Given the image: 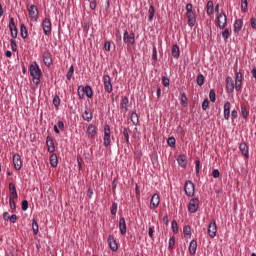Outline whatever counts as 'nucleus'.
I'll return each instance as SVG.
<instances>
[{
    "label": "nucleus",
    "mask_w": 256,
    "mask_h": 256,
    "mask_svg": "<svg viewBox=\"0 0 256 256\" xmlns=\"http://www.w3.org/2000/svg\"><path fill=\"white\" fill-rule=\"evenodd\" d=\"M103 85L106 93H113V84L111 83V76L109 74L103 76Z\"/></svg>",
    "instance_id": "obj_5"
},
{
    "label": "nucleus",
    "mask_w": 256,
    "mask_h": 256,
    "mask_svg": "<svg viewBox=\"0 0 256 256\" xmlns=\"http://www.w3.org/2000/svg\"><path fill=\"white\" fill-rule=\"evenodd\" d=\"M42 29L44 31V35H51V31H52V24H51V19L50 18H45L42 21Z\"/></svg>",
    "instance_id": "obj_7"
},
{
    "label": "nucleus",
    "mask_w": 256,
    "mask_h": 256,
    "mask_svg": "<svg viewBox=\"0 0 256 256\" xmlns=\"http://www.w3.org/2000/svg\"><path fill=\"white\" fill-rule=\"evenodd\" d=\"M122 133L127 145H130L131 142L129 141V131L127 130V128H124Z\"/></svg>",
    "instance_id": "obj_46"
},
{
    "label": "nucleus",
    "mask_w": 256,
    "mask_h": 256,
    "mask_svg": "<svg viewBox=\"0 0 256 256\" xmlns=\"http://www.w3.org/2000/svg\"><path fill=\"white\" fill-rule=\"evenodd\" d=\"M222 37H223L224 41H227V39H229V37H231V32H229V29L226 28L222 32Z\"/></svg>",
    "instance_id": "obj_49"
},
{
    "label": "nucleus",
    "mask_w": 256,
    "mask_h": 256,
    "mask_svg": "<svg viewBox=\"0 0 256 256\" xmlns=\"http://www.w3.org/2000/svg\"><path fill=\"white\" fill-rule=\"evenodd\" d=\"M42 58H43L44 65H46V67H51V65H53V58L49 50H46L43 53Z\"/></svg>",
    "instance_id": "obj_13"
},
{
    "label": "nucleus",
    "mask_w": 256,
    "mask_h": 256,
    "mask_svg": "<svg viewBox=\"0 0 256 256\" xmlns=\"http://www.w3.org/2000/svg\"><path fill=\"white\" fill-rule=\"evenodd\" d=\"M235 72V89L241 91L243 89V73L237 72V70Z\"/></svg>",
    "instance_id": "obj_6"
},
{
    "label": "nucleus",
    "mask_w": 256,
    "mask_h": 256,
    "mask_svg": "<svg viewBox=\"0 0 256 256\" xmlns=\"http://www.w3.org/2000/svg\"><path fill=\"white\" fill-rule=\"evenodd\" d=\"M241 115L243 119H247L249 117V110H247V106L244 104L241 105Z\"/></svg>",
    "instance_id": "obj_40"
},
{
    "label": "nucleus",
    "mask_w": 256,
    "mask_h": 256,
    "mask_svg": "<svg viewBox=\"0 0 256 256\" xmlns=\"http://www.w3.org/2000/svg\"><path fill=\"white\" fill-rule=\"evenodd\" d=\"M152 59L154 61H157V47L153 46V50H152Z\"/></svg>",
    "instance_id": "obj_58"
},
{
    "label": "nucleus",
    "mask_w": 256,
    "mask_h": 256,
    "mask_svg": "<svg viewBox=\"0 0 256 256\" xmlns=\"http://www.w3.org/2000/svg\"><path fill=\"white\" fill-rule=\"evenodd\" d=\"M32 229H33L34 235H37V233H39V224L35 219L32 220Z\"/></svg>",
    "instance_id": "obj_41"
},
{
    "label": "nucleus",
    "mask_w": 256,
    "mask_h": 256,
    "mask_svg": "<svg viewBox=\"0 0 256 256\" xmlns=\"http://www.w3.org/2000/svg\"><path fill=\"white\" fill-rule=\"evenodd\" d=\"M172 57H174V59H179L180 55H181V51L179 50V45L174 44L172 46Z\"/></svg>",
    "instance_id": "obj_29"
},
{
    "label": "nucleus",
    "mask_w": 256,
    "mask_h": 256,
    "mask_svg": "<svg viewBox=\"0 0 256 256\" xmlns=\"http://www.w3.org/2000/svg\"><path fill=\"white\" fill-rule=\"evenodd\" d=\"M250 25H251L252 29H256V18L255 17H252L250 19Z\"/></svg>",
    "instance_id": "obj_63"
},
{
    "label": "nucleus",
    "mask_w": 256,
    "mask_h": 256,
    "mask_svg": "<svg viewBox=\"0 0 256 256\" xmlns=\"http://www.w3.org/2000/svg\"><path fill=\"white\" fill-rule=\"evenodd\" d=\"M202 109L203 111H207V109H209V99H204L202 102Z\"/></svg>",
    "instance_id": "obj_57"
},
{
    "label": "nucleus",
    "mask_w": 256,
    "mask_h": 256,
    "mask_svg": "<svg viewBox=\"0 0 256 256\" xmlns=\"http://www.w3.org/2000/svg\"><path fill=\"white\" fill-rule=\"evenodd\" d=\"M237 117H239L237 110H232V112H231L232 121H235V119H237Z\"/></svg>",
    "instance_id": "obj_61"
},
{
    "label": "nucleus",
    "mask_w": 256,
    "mask_h": 256,
    "mask_svg": "<svg viewBox=\"0 0 256 256\" xmlns=\"http://www.w3.org/2000/svg\"><path fill=\"white\" fill-rule=\"evenodd\" d=\"M82 119L87 121V123H90V121H93V112H91L89 108H86L82 113Z\"/></svg>",
    "instance_id": "obj_20"
},
{
    "label": "nucleus",
    "mask_w": 256,
    "mask_h": 256,
    "mask_svg": "<svg viewBox=\"0 0 256 256\" xmlns=\"http://www.w3.org/2000/svg\"><path fill=\"white\" fill-rule=\"evenodd\" d=\"M241 29H243V19H236L234 22L235 35H239V33H241Z\"/></svg>",
    "instance_id": "obj_21"
},
{
    "label": "nucleus",
    "mask_w": 256,
    "mask_h": 256,
    "mask_svg": "<svg viewBox=\"0 0 256 256\" xmlns=\"http://www.w3.org/2000/svg\"><path fill=\"white\" fill-rule=\"evenodd\" d=\"M120 107L122 109V111H125V113H127V111H129V98L127 96H123L120 102Z\"/></svg>",
    "instance_id": "obj_25"
},
{
    "label": "nucleus",
    "mask_w": 256,
    "mask_h": 256,
    "mask_svg": "<svg viewBox=\"0 0 256 256\" xmlns=\"http://www.w3.org/2000/svg\"><path fill=\"white\" fill-rule=\"evenodd\" d=\"M84 95L88 97V99H91L93 97V88L91 86L87 85L84 87Z\"/></svg>",
    "instance_id": "obj_34"
},
{
    "label": "nucleus",
    "mask_w": 256,
    "mask_h": 256,
    "mask_svg": "<svg viewBox=\"0 0 256 256\" xmlns=\"http://www.w3.org/2000/svg\"><path fill=\"white\" fill-rule=\"evenodd\" d=\"M46 145L49 153H55V142H53V138H51V136H47Z\"/></svg>",
    "instance_id": "obj_22"
},
{
    "label": "nucleus",
    "mask_w": 256,
    "mask_h": 256,
    "mask_svg": "<svg viewBox=\"0 0 256 256\" xmlns=\"http://www.w3.org/2000/svg\"><path fill=\"white\" fill-rule=\"evenodd\" d=\"M130 119L133 125H139V115L137 114V112H132Z\"/></svg>",
    "instance_id": "obj_37"
},
{
    "label": "nucleus",
    "mask_w": 256,
    "mask_h": 256,
    "mask_svg": "<svg viewBox=\"0 0 256 256\" xmlns=\"http://www.w3.org/2000/svg\"><path fill=\"white\" fill-rule=\"evenodd\" d=\"M171 83V80L167 78V76L162 77V84L164 87H169V84Z\"/></svg>",
    "instance_id": "obj_56"
},
{
    "label": "nucleus",
    "mask_w": 256,
    "mask_h": 256,
    "mask_svg": "<svg viewBox=\"0 0 256 256\" xmlns=\"http://www.w3.org/2000/svg\"><path fill=\"white\" fill-rule=\"evenodd\" d=\"M229 117H231V102L227 101L224 104V119L229 121Z\"/></svg>",
    "instance_id": "obj_24"
},
{
    "label": "nucleus",
    "mask_w": 256,
    "mask_h": 256,
    "mask_svg": "<svg viewBox=\"0 0 256 256\" xmlns=\"http://www.w3.org/2000/svg\"><path fill=\"white\" fill-rule=\"evenodd\" d=\"M208 235L211 237V239H215L217 236V223L215 220H213L209 225H208Z\"/></svg>",
    "instance_id": "obj_12"
},
{
    "label": "nucleus",
    "mask_w": 256,
    "mask_h": 256,
    "mask_svg": "<svg viewBox=\"0 0 256 256\" xmlns=\"http://www.w3.org/2000/svg\"><path fill=\"white\" fill-rule=\"evenodd\" d=\"M119 230L121 235H127V223L125 222V218L119 219Z\"/></svg>",
    "instance_id": "obj_26"
},
{
    "label": "nucleus",
    "mask_w": 256,
    "mask_h": 256,
    "mask_svg": "<svg viewBox=\"0 0 256 256\" xmlns=\"http://www.w3.org/2000/svg\"><path fill=\"white\" fill-rule=\"evenodd\" d=\"M183 233L185 237H191V226H184Z\"/></svg>",
    "instance_id": "obj_47"
},
{
    "label": "nucleus",
    "mask_w": 256,
    "mask_h": 256,
    "mask_svg": "<svg viewBox=\"0 0 256 256\" xmlns=\"http://www.w3.org/2000/svg\"><path fill=\"white\" fill-rule=\"evenodd\" d=\"M175 143H176L175 137L168 138L167 144L169 145V147H175Z\"/></svg>",
    "instance_id": "obj_54"
},
{
    "label": "nucleus",
    "mask_w": 256,
    "mask_h": 256,
    "mask_svg": "<svg viewBox=\"0 0 256 256\" xmlns=\"http://www.w3.org/2000/svg\"><path fill=\"white\" fill-rule=\"evenodd\" d=\"M209 99L212 103H215L216 101V94H215V90L214 89H211L210 92H209Z\"/></svg>",
    "instance_id": "obj_48"
},
{
    "label": "nucleus",
    "mask_w": 256,
    "mask_h": 256,
    "mask_svg": "<svg viewBox=\"0 0 256 256\" xmlns=\"http://www.w3.org/2000/svg\"><path fill=\"white\" fill-rule=\"evenodd\" d=\"M9 221L10 223H17V215H11Z\"/></svg>",
    "instance_id": "obj_64"
},
{
    "label": "nucleus",
    "mask_w": 256,
    "mask_h": 256,
    "mask_svg": "<svg viewBox=\"0 0 256 256\" xmlns=\"http://www.w3.org/2000/svg\"><path fill=\"white\" fill-rule=\"evenodd\" d=\"M9 192H10V197H13V199L19 198V195L17 194V188L15 187V184H13V182L9 183Z\"/></svg>",
    "instance_id": "obj_27"
},
{
    "label": "nucleus",
    "mask_w": 256,
    "mask_h": 256,
    "mask_svg": "<svg viewBox=\"0 0 256 256\" xmlns=\"http://www.w3.org/2000/svg\"><path fill=\"white\" fill-rule=\"evenodd\" d=\"M108 244H109V247L111 249V251H118L119 249V246H117V240H115V236L114 235H109L108 236Z\"/></svg>",
    "instance_id": "obj_18"
},
{
    "label": "nucleus",
    "mask_w": 256,
    "mask_h": 256,
    "mask_svg": "<svg viewBox=\"0 0 256 256\" xmlns=\"http://www.w3.org/2000/svg\"><path fill=\"white\" fill-rule=\"evenodd\" d=\"M53 105H54V107H59V105H61V98H59L58 95L54 96Z\"/></svg>",
    "instance_id": "obj_52"
},
{
    "label": "nucleus",
    "mask_w": 256,
    "mask_h": 256,
    "mask_svg": "<svg viewBox=\"0 0 256 256\" xmlns=\"http://www.w3.org/2000/svg\"><path fill=\"white\" fill-rule=\"evenodd\" d=\"M104 147H109L111 145V126L109 124H105L104 126Z\"/></svg>",
    "instance_id": "obj_2"
},
{
    "label": "nucleus",
    "mask_w": 256,
    "mask_h": 256,
    "mask_svg": "<svg viewBox=\"0 0 256 256\" xmlns=\"http://www.w3.org/2000/svg\"><path fill=\"white\" fill-rule=\"evenodd\" d=\"M86 135H88L89 139H95V135H97V126H95L94 124H89Z\"/></svg>",
    "instance_id": "obj_15"
},
{
    "label": "nucleus",
    "mask_w": 256,
    "mask_h": 256,
    "mask_svg": "<svg viewBox=\"0 0 256 256\" xmlns=\"http://www.w3.org/2000/svg\"><path fill=\"white\" fill-rule=\"evenodd\" d=\"M175 249V236L170 237L168 244V251H173Z\"/></svg>",
    "instance_id": "obj_43"
},
{
    "label": "nucleus",
    "mask_w": 256,
    "mask_h": 256,
    "mask_svg": "<svg viewBox=\"0 0 256 256\" xmlns=\"http://www.w3.org/2000/svg\"><path fill=\"white\" fill-rule=\"evenodd\" d=\"M188 250L190 255H195L197 253V240H191Z\"/></svg>",
    "instance_id": "obj_28"
},
{
    "label": "nucleus",
    "mask_w": 256,
    "mask_h": 256,
    "mask_svg": "<svg viewBox=\"0 0 256 256\" xmlns=\"http://www.w3.org/2000/svg\"><path fill=\"white\" fill-rule=\"evenodd\" d=\"M123 41L124 43H129V45H135V34L133 32L129 34V31L125 30Z\"/></svg>",
    "instance_id": "obj_9"
},
{
    "label": "nucleus",
    "mask_w": 256,
    "mask_h": 256,
    "mask_svg": "<svg viewBox=\"0 0 256 256\" xmlns=\"http://www.w3.org/2000/svg\"><path fill=\"white\" fill-rule=\"evenodd\" d=\"M21 209H22V211H27V209H29V202L27 200L22 201Z\"/></svg>",
    "instance_id": "obj_53"
},
{
    "label": "nucleus",
    "mask_w": 256,
    "mask_h": 256,
    "mask_svg": "<svg viewBox=\"0 0 256 256\" xmlns=\"http://www.w3.org/2000/svg\"><path fill=\"white\" fill-rule=\"evenodd\" d=\"M117 207H118L117 202H113L111 207V215H117Z\"/></svg>",
    "instance_id": "obj_55"
},
{
    "label": "nucleus",
    "mask_w": 256,
    "mask_h": 256,
    "mask_svg": "<svg viewBox=\"0 0 256 256\" xmlns=\"http://www.w3.org/2000/svg\"><path fill=\"white\" fill-rule=\"evenodd\" d=\"M50 165L54 168L59 165V159L57 158V154L53 153L50 155Z\"/></svg>",
    "instance_id": "obj_32"
},
{
    "label": "nucleus",
    "mask_w": 256,
    "mask_h": 256,
    "mask_svg": "<svg viewBox=\"0 0 256 256\" xmlns=\"http://www.w3.org/2000/svg\"><path fill=\"white\" fill-rule=\"evenodd\" d=\"M154 17H155V6L150 5V7L148 9V19H149V21H153Z\"/></svg>",
    "instance_id": "obj_35"
},
{
    "label": "nucleus",
    "mask_w": 256,
    "mask_h": 256,
    "mask_svg": "<svg viewBox=\"0 0 256 256\" xmlns=\"http://www.w3.org/2000/svg\"><path fill=\"white\" fill-rule=\"evenodd\" d=\"M78 96H79V99H84V97H85V87H83V86L78 87Z\"/></svg>",
    "instance_id": "obj_45"
},
{
    "label": "nucleus",
    "mask_w": 256,
    "mask_h": 256,
    "mask_svg": "<svg viewBox=\"0 0 256 256\" xmlns=\"http://www.w3.org/2000/svg\"><path fill=\"white\" fill-rule=\"evenodd\" d=\"M206 13H207V15H213V13H214V9H213V1H208L207 2V5H206Z\"/></svg>",
    "instance_id": "obj_36"
},
{
    "label": "nucleus",
    "mask_w": 256,
    "mask_h": 256,
    "mask_svg": "<svg viewBox=\"0 0 256 256\" xmlns=\"http://www.w3.org/2000/svg\"><path fill=\"white\" fill-rule=\"evenodd\" d=\"M184 191L187 197H193L195 195V184L191 180H187L184 184Z\"/></svg>",
    "instance_id": "obj_3"
},
{
    "label": "nucleus",
    "mask_w": 256,
    "mask_h": 256,
    "mask_svg": "<svg viewBox=\"0 0 256 256\" xmlns=\"http://www.w3.org/2000/svg\"><path fill=\"white\" fill-rule=\"evenodd\" d=\"M194 11H193V4H191V3H188L187 5H186V13H193Z\"/></svg>",
    "instance_id": "obj_60"
},
{
    "label": "nucleus",
    "mask_w": 256,
    "mask_h": 256,
    "mask_svg": "<svg viewBox=\"0 0 256 256\" xmlns=\"http://www.w3.org/2000/svg\"><path fill=\"white\" fill-rule=\"evenodd\" d=\"M171 225H172L173 233L177 235V233H179V227L177 226V221L173 220Z\"/></svg>",
    "instance_id": "obj_50"
},
{
    "label": "nucleus",
    "mask_w": 256,
    "mask_h": 256,
    "mask_svg": "<svg viewBox=\"0 0 256 256\" xmlns=\"http://www.w3.org/2000/svg\"><path fill=\"white\" fill-rule=\"evenodd\" d=\"M10 47L12 51H17V41L15 38L10 39Z\"/></svg>",
    "instance_id": "obj_51"
},
{
    "label": "nucleus",
    "mask_w": 256,
    "mask_h": 256,
    "mask_svg": "<svg viewBox=\"0 0 256 256\" xmlns=\"http://www.w3.org/2000/svg\"><path fill=\"white\" fill-rule=\"evenodd\" d=\"M226 90L228 93H233V91H235V82H233V78L230 76L226 78Z\"/></svg>",
    "instance_id": "obj_19"
},
{
    "label": "nucleus",
    "mask_w": 256,
    "mask_h": 256,
    "mask_svg": "<svg viewBox=\"0 0 256 256\" xmlns=\"http://www.w3.org/2000/svg\"><path fill=\"white\" fill-rule=\"evenodd\" d=\"M177 163L180 165V167H187V157L185 155L178 156Z\"/></svg>",
    "instance_id": "obj_31"
},
{
    "label": "nucleus",
    "mask_w": 256,
    "mask_h": 256,
    "mask_svg": "<svg viewBox=\"0 0 256 256\" xmlns=\"http://www.w3.org/2000/svg\"><path fill=\"white\" fill-rule=\"evenodd\" d=\"M241 11L242 13H247V11H249V3L247 0H241Z\"/></svg>",
    "instance_id": "obj_39"
},
{
    "label": "nucleus",
    "mask_w": 256,
    "mask_h": 256,
    "mask_svg": "<svg viewBox=\"0 0 256 256\" xmlns=\"http://www.w3.org/2000/svg\"><path fill=\"white\" fill-rule=\"evenodd\" d=\"M219 175H221L219 170L215 169L212 171V176L214 177V179H219Z\"/></svg>",
    "instance_id": "obj_62"
},
{
    "label": "nucleus",
    "mask_w": 256,
    "mask_h": 256,
    "mask_svg": "<svg viewBox=\"0 0 256 256\" xmlns=\"http://www.w3.org/2000/svg\"><path fill=\"white\" fill-rule=\"evenodd\" d=\"M196 83L197 85H199V87H202V85H205V76H203V74H198L197 78H196Z\"/></svg>",
    "instance_id": "obj_38"
},
{
    "label": "nucleus",
    "mask_w": 256,
    "mask_h": 256,
    "mask_svg": "<svg viewBox=\"0 0 256 256\" xmlns=\"http://www.w3.org/2000/svg\"><path fill=\"white\" fill-rule=\"evenodd\" d=\"M187 23L189 27H195V23H197V16L195 12H186Z\"/></svg>",
    "instance_id": "obj_14"
},
{
    "label": "nucleus",
    "mask_w": 256,
    "mask_h": 256,
    "mask_svg": "<svg viewBox=\"0 0 256 256\" xmlns=\"http://www.w3.org/2000/svg\"><path fill=\"white\" fill-rule=\"evenodd\" d=\"M9 29H10V35L12 39H17L18 30H17V25H15L14 18H10L9 20Z\"/></svg>",
    "instance_id": "obj_11"
},
{
    "label": "nucleus",
    "mask_w": 256,
    "mask_h": 256,
    "mask_svg": "<svg viewBox=\"0 0 256 256\" xmlns=\"http://www.w3.org/2000/svg\"><path fill=\"white\" fill-rule=\"evenodd\" d=\"M239 149L242 155H244L246 159H249V146L247 145V143L245 142L240 143Z\"/></svg>",
    "instance_id": "obj_23"
},
{
    "label": "nucleus",
    "mask_w": 256,
    "mask_h": 256,
    "mask_svg": "<svg viewBox=\"0 0 256 256\" xmlns=\"http://www.w3.org/2000/svg\"><path fill=\"white\" fill-rule=\"evenodd\" d=\"M73 73H75V67L70 66V68L66 74V78L68 79V81H71V77H73Z\"/></svg>",
    "instance_id": "obj_44"
},
{
    "label": "nucleus",
    "mask_w": 256,
    "mask_h": 256,
    "mask_svg": "<svg viewBox=\"0 0 256 256\" xmlns=\"http://www.w3.org/2000/svg\"><path fill=\"white\" fill-rule=\"evenodd\" d=\"M216 23L219 29H225L227 27V15L225 14V12L217 15Z\"/></svg>",
    "instance_id": "obj_4"
},
{
    "label": "nucleus",
    "mask_w": 256,
    "mask_h": 256,
    "mask_svg": "<svg viewBox=\"0 0 256 256\" xmlns=\"http://www.w3.org/2000/svg\"><path fill=\"white\" fill-rule=\"evenodd\" d=\"M180 104L182 107H187V105H189V98H187V94H185V92L181 93Z\"/></svg>",
    "instance_id": "obj_33"
},
{
    "label": "nucleus",
    "mask_w": 256,
    "mask_h": 256,
    "mask_svg": "<svg viewBox=\"0 0 256 256\" xmlns=\"http://www.w3.org/2000/svg\"><path fill=\"white\" fill-rule=\"evenodd\" d=\"M20 35L22 39H27V37H29V31L27 30V26H25V24L20 25Z\"/></svg>",
    "instance_id": "obj_30"
},
{
    "label": "nucleus",
    "mask_w": 256,
    "mask_h": 256,
    "mask_svg": "<svg viewBox=\"0 0 256 256\" xmlns=\"http://www.w3.org/2000/svg\"><path fill=\"white\" fill-rule=\"evenodd\" d=\"M116 41L121 42L122 36H121V30H117L115 33Z\"/></svg>",
    "instance_id": "obj_59"
},
{
    "label": "nucleus",
    "mask_w": 256,
    "mask_h": 256,
    "mask_svg": "<svg viewBox=\"0 0 256 256\" xmlns=\"http://www.w3.org/2000/svg\"><path fill=\"white\" fill-rule=\"evenodd\" d=\"M28 13L31 21H37V19H39V10L37 9V6L31 5L28 8Z\"/></svg>",
    "instance_id": "obj_10"
},
{
    "label": "nucleus",
    "mask_w": 256,
    "mask_h": 256,
    "mask_svg": "<svg viewBox=\"0 0 256 256\" xmlns=\"http://www.w3.org/2000/svg\"><path fill=\"white\" fill-rule=\"evenodd\" d=\"M13 163H14V169H16V171H21V168L23 167V162L21 161V155L15 154L13 156Z\"/></svg>",
    "instance_id": "obj_17"
},
{
    "label": "nucleus",
    "mask_w": 256,
    "mask_h": 256,
    "mask_svg": "<svg viewBox=\"0 0 256 256\" xmlns=\"http://www.w3.org/2000/svg\"><path fill=\"white\" fill-rule=\"evenodd\" d=\"M9 205L12 211H15L17 209V204L15 203V198H13V196L9 197Z\"/></svg>",
    "instance_id": "obj_42"
},
{
    "label": "nucleus",
    "mask_w": 256,
    "mask_h": 256,
    "mask_svg": "<svg viewBox=\"0 0 256 256\" xmlns=\"http://www.w3.org/2000/svg\"><path fill=\"white\" fill-rule=\"evenodd\" d=\"M159 203H161V198L159 194H153L150 200V209H157L159 207Z\"/></svg>",
    "instance_id": "obj_16"
},
{
    "label": "nucleus",
    "mask_w": 256,
    "mask_h": 256,
    "mask_svg": "<svg viewBox=\"0 0 256 256\" xmlns=\"http://www.w3.org/2000/svg\"><path fill=\"white\" fill-rule=\"evenodd\" d=\"M198 210H199V199L192 198L188 205V211L190 213H197Z\"/></svg>",
    "instance_id": "obj_8"
},
{
    "label": "nucleus",
    "mask_w": 256,
    "mask_h": 256,
    "mask_svg": "<svg viewBox=\"0 0 256 256\" xmlns=\"http://www.w3.org/2000/svg\"><path fill=\"white\" fill-rule=\"evenodd\" d=\"M29 73L31 75V77L33 78V83H35V85H39V83H41V68H39V64H37V62H34V64H30L29 65Z\"/></svg>",
    "instance_id": "obj_1"
}]
</instances>
